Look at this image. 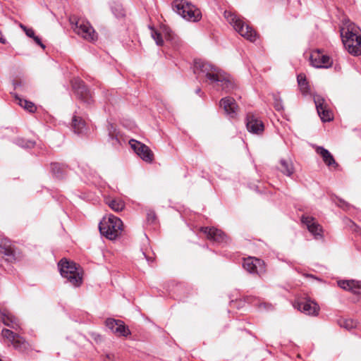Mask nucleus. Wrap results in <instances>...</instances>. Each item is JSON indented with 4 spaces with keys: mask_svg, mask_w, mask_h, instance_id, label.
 <instances>
[{
    "mask_svg": "<svg viewBox=\"0 0 361 361\" xmlns=\"http://www.w3.org/2000/svg\"><path fill=\"white\" fill-rule=\"evenodd\" d=\"M193 72L197 78H205L206 82L218 90L228 92L234 89L235 84L230 75L201 59L195 60Z\"/></svg>",
    "mask_w": 361,
    "mask_h": 361,
    "instance_id": "f257e3e1",
    "label": "nucleus"
},
{
    "mask_svg": "<svg viewBox=\"0 0 361 361\" xmlns=\"http://www.w3.org/2000/svg\"><path fill=\"white\" fill-rule=\"evenodd\" d=\"M342 42L346 50L353 56L361 55V30L354 24L341 30Z\"/></svg>",
    "mask_w": 361,
    "mask_h": 361,
    "instance_id": "f03ea898",
    "label": "nucleus"
},
{
    "mask_svg": "<svg viewBox=\"0 0 361 361\" xmlns=\"http://www.w3.org/2000/svg\"><path fill=\"white\" fill-rule=\"evenodd\" d=\"M62 277L67 279L73 286H80L82 283V276L80 266L66 259H62L58 264Z\"/></svg>",
    "mask_w": 361,
    "mask_h": 361,
    "instance_id": "7ed1b4c3",
    "label": "nucleus"
},
{
    "mask_svg": "<svg viewBox=\"0 0 361 361\" xmlns=\"http://www.w3.org/2000/svg\"><path fill=\"white\" fill-rule=\"evenodd\" d=\"M122 221L114 216L104 217L99 224L100 233L109 240H115L121 235L123 231Z\"/></svg>",
    "mask_w": 361,
    "mask_h": 361,
    "instance_id": "20e7f679",
    "label": "nucleus"
},
{
    "mask_svg": "<svg viewBox=\"0 0 361 361\" xmlns=\"http://www.w3.org/2000/svg\"><path fill=\"white\" fill-rule=\"evenodd\" d=\"M224 17L235 30L243 37L250 42H255L257 39L255 31L239 16L230 11H224Z\"/></svg>",
    "mask_w": 361,
    "mask_h": 361,
    "instance_id": "39448f33",
    "label": "nucleus"
},
{
    "mask_svg": "<svg viewBox=\"0 0 361 361\" xmlns=\"http://www.w3.org/2000/svg\"><path fill=\"white\" fill-rule=\"evenodd\" d=\"M172 6L173 11L187 20L197 22L201 19L200 11L190 3L183 0H174Z\"/></svg>",
    "mask_w": 361,
    "mask_h": 361,
    "instance_id": "423d86ee",
    "label": "nucleus"
},
{
    "mask_svg": "<svg viewBox=\"0 0 361 361\" xmlns=\"http://www.w3.org/2000/svg\"><path fill=\"white\" fill-rule=\"evenodd\" d=\"M172 6L173 11L187 20L197 22L201 19L200 11L190 3L183 0H174Z\"/></svg>",
    "mask_w": 361,
    "mask_h": 361,
    "instance_id": "0eeeda50",
    "label": "nucleus"
},
{
    "mask_svg": "<svg viewBox=\"0 0 361 361\" xmlns=\"http://www.w3.org/2000/svg\"><path fill=\"white\" fill-rule=\"evenodd\" d=\"M70 23L73 31L84 39L89 42L97 40V33L87 20L82 18L77 19L76 17H71L70 18Z\"/></svg>",
    "mask_w": 361,
    "mask_h": 361,
    "instance_id": "6e6552de",
    "label": "nucleus"
},
{
    "mask_svg": "<svg viewBox=\"0 0 361 361\" xmlns=\"http://www.w3.org/2000/svg\"><path fill=\"white\" fill-rule=\"evenodd\" d=\"M1 336L18 351L25 352L28 349L29 345L24 338L18 334H15L12 331L4 329L1 331Z\"/></svg>",
    "mask_w": 361,
    "mask_h": 361,
    "instance_id": "1a4fd4ad",
    "label": "nucleus"
},
{
    "mask_svg": "<svg viewBox=\"0 0 361 361\" xmlns=\"http://www.w3.org/2000/svg\"><path fill=\"white\" fill-rule=\"evenodd\" d=\"M243 267L250 274H257L259 276L266 272L264 262L256 257H249L244 259Z\"/></svg>",
    "mask_w": 361,
    "mask_h": 361,
    "instance_id": "9d476101",
    "label": "nucleus"
},
{
    "mask_svg": "<svg viewBox=\"0 0 361 361\" xmlns=\"http://www.w3.org/2000/svg\"><path fill=\"white\" fill-rule=\"evenodd\" d=\"M314 102L321 120L323 122H328L333 119V114L329 110L325 99L319 94H314Z\"/></svg>",
    "mask_w": 361,
    "mask_h": 361,
    "instance_id": "9b49d317",
    "label": "nucleus"
},
{
    "mask_svg": "<svg viewBox=\"0 0 361 361\" xmlns=\"http://www.w3.org/2000/svg\"><path fill=\"white\" fill-rule=\"evenodd\" d=\"M129 144L134 152L145 162L150 163L154 159V154L152 150L145 144L131 139Z\"/></svg>",
    "mask_w": 361,
    "mask_h": 361,
    "instance_id": "f8f14e48",
    "label": "nucleus"
},
{
    "mask_svg": "<svg viewBox=\"0 0 361 361\" xmlns=\"http://www.w3.org/2000/svg\"><path fill=\"white\" fill-rule=\"evenodd\" d=\"M310 63L312 66L317 68H328L332 65L331 58L324 54L320 50H314L310 54Z\"/></svg>",
    "mask_w": 361,
    "mask_h": 361,
    "instance_id": "ddd939ff",
    "label": "nucleus"
},
{
    "mask_svg": "<svg viewBox=\"0 0 361 361\" xmlns=\"http://www.w3.org/2000/svg\"><path fill=\"white\" fill-rule=\"evenodd\" d=\"M72 87L76 95L85 103L90 104L92 102V97L89 90L86 87L82 80L75 78L72 81Z\"/></svg>",
    "mask_w": 361,
    "mask_h": 361,
    "instance_id": "4468645a",
    "label": "nucleus"
},
{
    "mask_svg": "<svg viewBox=\"0 0 361 361\" xmlns=\"http://www.w3.org/2000/svg\"><path fill=\"white\" fill-rule=\"evenodd\" d=\"M301 221L306 226L309 232L312 233L315 239L322 238V228L313 217L303 215L301 217Z\"/></svg>",
    "mask_w": 361,
    "mask_h": 361,
    "instance_id": "2eb2a0df",
    "label": "nucleus"
},
{
    "mask_svg": "<svg viewBox=\"0 0 361 361\" xmlns=\"http://www.w3.org/2000/svg\"><path fill=\"white\" fill-rule=\"evenodd\" d=\"M293 306L300 312L308 315H317L319 310L317 304L310 300L296 301L294 302Z\"/></svg>",
    "mask_w": 361,
    "mask_h": 361,
    "instance_id": "dca6fc26",
    "label": "nucleus"
},
{
    "mask_svg": "<svg viewBox=\"0 0 361 361\" xmlns=\"http://www.w3.org/2000/svg\"><path fill=\"white\" fill-rule=\"evenodd\" d=\"M220 106L229 118H235L237 116L238 106L233 98L226 97L221 99Z\"/></svg>",
    "mask_w": 361,
    "mask_h": 361,
    "instance_id": "f3484780",
    "label": "nucleus"
},
{
    "mask_svg": "<svg viewBox=\"0 0 361 361\" xmlns=\"http://www.w3.org/2000/svg\"><path fill=\"white\" fill-rule=\"evenodd\" d=\"M201 231L207 235V238L210 240L217 243H227L228 238L221 230L214 227H202Z\"/></svg>",
    "mask_w": 361,
    "mask_h": 361,
    "instance_id": "a211bd4d",
    "label": "nucleus"
},
{
    "mask_svg": "<svg viewBox=\"0 0 361 361\" xmlns=\"http://www.w3.org/2000/svg\"><path fill=\"white\" fill-rule=\"evenodd\" d=\"M247 129L250 133L261 134L264 129L263 122L253 114H247L246 121Z\"/></svg>",
    "mask_w": 361,
    "mask_h": 361,
    "instance_id": "6ab92c4d",
    "label": "nucleus"
},
{
    "mask_svg": "<svg viewBox=\"0 0 361 361\" xmlns=\"http://www.w3.org/2000/svg\"><path fill=\"white\" fill-rule=\"evenodd\" d=\"M0 321H1L4 325L16 330L20 328L19 320L6 310H1L0 309Z\"/></svg>",
    "mask_w": 361,
    "mask_h": 361,
    "instance_id": "aec40b11",
    "label": "nucleus"
},
{
    "mask_svg": "<svg viewBox=\"0 0 361 361\" xmlns=\"http://www.w3.org/2000/svg\"><path fill=\"white\" fill-rule=\"evenodd\" d=\"M339 287L341 288L350 290L354 293H357L361 288V283L360 281L355 280H343L338 281Z\"/></svg>",
    "mask_w": 361,
    "mask_h": 361,
    "instance_id": "412c9836",
    "label": "nucleus"
},
{
    "mask_svg": "<svg viewBox=\"0 0 361 361\" xmlns=\"http://www.w3.org/2000/svg\"><path fill=\"white\" fill-rule=\"evenodd\" d=\"M0 258H2L8 262H12L15 260V252L13 247L11 245H1Z\"/></svg>",
    "mask_w": 361,
    "mask_h": 361,
    "instance_id": "4be33fe9",
    "label": "nucleus"
},
{
    "mask_svg": "<svg viewBox=\"0 0 361 361\" xmlns=\"http://www.w3.org/2000/svg\"><path fill=\"white\" fill-rule=\"evenodd\" d=\"M316 152L321 155L324 162L329 166H337V164L331 154L322 147H317Z\"/></svg>",
    "mask_w": 361,
    "mask_h": 361,
    "instance_id": "5701e85b",
    "label": "nucleus"
},
{
    "mask_svg": "<svg viewBox=\"0 0 361 361\" xmlns=\"http://www.w3.org/2000/svg\"><path fill=\"white\" fill-rule=\"evenodd\" d=\"M72 128L75 133L83 134L86 132V124L85 121L77 116L72 118Z\"/></svg>",
    "mask_w": 361,
    "mask_h": 361,
    "instance_id": "b1692460",
    "label": "nucleus"
},
{
    "mask_svg": "<svg viewBox=\"0 0 361 361\" xmlns=\"http://www.w3.org/2000/svg\"><path fill=\"white\" fill-rule=\"evenodd\" d=\"M14 97L16 102L29 112H35L36 110V106L32 102L20 98L18 94H15Z\"/></svg>",
    "mask_w": 361,
    "mask_h": 361,
    "instance_id": "393cba45",
    "label": "nucleus"
},
{
    "mask_svg": "<svg viewBox=\"0 0 361 361\" xmlns=\"http://www.w3.org/2000/svg\"><path fill=\"white\" fill-rule=\"evenodd\" d=\"M281 171L287 176H290L294 173V167L291 161L281 159Z\"/></svg>",
    "mask_w": 361,
    "mask_h": 361,
    "instance_id": "a878e982",
    "label": "nucleus"
},
{
    "mask_svg": "<svg viewBox=\"0 0 361 361\" xmlns=\"http://www.w3.org/2000/svg\"><path fill=\"white\" fill-rule=\"evenodd\" d=\"M106 204L114 211L119 212L125 207V203L119 199H108L106 200Z\"/></svg>",
    "mask_w": 361,
    "mask_h": 361,
    "instance_id": "bb28decb",
    "label": "nucleus"
},
{
    "mask_svg": "<svg viewBox=\"0 0 361 361\" xmlns=\"http://www.w3.org/2000/svg\"><path fill=\"white\" fill-rule=\"evenodd\" d=\"M297 79L302 94L303 95H307L310 93V87L308 85L305 76L302 74H300L298 75Z\"/></svg>",
    "mask_w": 361,
    "mask_h": 361,
    "instance_id": "cd10ccee",
    "label": "nucleus"
},
{
    "mask_svg": "<svg viewBox=\"0 0 361 361\" xmlns=\"http://www.w3.org/2000/svg\"><path fill=\"white\" fill-rule=\"evenodd\" d=\"M357 322L351 319L341 318L338 320V324L348 330L352 329L357 326Z\"/></svg>",
    "mask_w": 361,
    "mask_h": 361,
    "instance_id": "c85d7f7f",
    "label": "nucleus"
},
{
    "mask_svg": "<svg viewBox=\"0 0 361 361\" xmlns=\"http://www.w3.org/2000/svg\"><path fill=\"white\" fill-rule=\"evenodd\" d=\"M63 168L60 164L52 163L51 164V171L53 176H55L56 178H63Z\"/></svg>",
    "mask_w": 361,
    "mask_h": 361,
    "instance_id": "c756f323",
    "label": "nucleus"
},
{
    "mask_svg": "<svg viewBox=\"0 0 361 361\" xmlns=\"http://www.w3.org/2000/svg\"><path fill=\"white\" fill-rule=\"evenodd\" d=\"M116 334L118 336H127L130 334L129 329L125 325L124 322L121 320L118 322V326L116 329Z\"/></svg>",
    "mask_w": 361,
    "mask_h": 361,
    "instance_id": "7c9ffc66",
    "label": "nucleus"
},
{
    "mask_svg": "<svg viewBox=\"0 0 361 361\" xmlns=\"http://www.w3.org/2000/svg\"><path fill=\"white\" fill-rule=\"evenodd\" d=\"M109 135L111 138L112 140H115V142L120 143L121 138L119 137L118 133L116 132V129H114L112 125H110V128H109Z\"/></svg>",
    "mask_w": 361,
    "mask_h": 361,
    "instance_id": "2f4dec72",
    "label": "nucleus"
},
{
    "mask_svg": "<svg viewBox=\"0 0 361 361\" xmlns=\"http://www.w3.org/2000/svg\"><path fill=\"white\" fill-rule=\"evenodd\" d=\"M119 321L120 320L118 319H114L111 318L107 319L106 320V325L109 329L111 330L113 333L116 334V329Z\"/></svg>",
    "mask_w": 361,
    "mask_h": 361,
    "instance_id": "473e14b6",
    "label": "nucleus"
},
{
    "mask_svg": "<svg viewBox=\"0 0 361 361\" xmlns=\"http://www.w3.org/2000/svg\"><path fill=\"white\" fill-rule=\"evenodd\" d=\"M119 321L120 320L118 319H114L111 318L107 319L106 320V325L109 329L111 330L113 333L116 334V329Z\"/></svg>",
    "mask_w": 361,
    "mask_h": 361,
    "instance_id": "72a5a7b5",
    "label": "nucleus"
},
{
    "mask_svg": "<svg viewBox=\"0 0 361 361\" xmlns=\"http://www.w3.org/2000/svg\"><path fill=\"white\" fill-rule=\"evenodd\" d=\"M16 144L22 147L30 148L34 147L35 142L31 140H25L23 138H18L16 140Z\"/></svg>",
    "mask_w": 361,
    "mask_h": 361,
    "instance_id": "f704fd0d",
    "label": "nucleus"
},
{
    "mask_svg": "<svg viewBox=\"0 0 361 361\" xmlns=\"http://www.w3.org/2000/svg\"><path fill=\"white\" fill-rule=\"evenodd\" d=\"M111 11L116 18L124 16V11L121 5L114 4V6H111Z\"/></svg>",
    "mask_w": 361,
    "mask_h": 361,
    "instance_id": "c9c22d12",
    "label": "nucleus"
},
{
    "mask_svg": "<svg viewBox=\"0 0 361 361\" xmlns=\"http://www.w3.org/2000/svg\"><path fill=\"white\" fill-rule=\"evenodd\" d=\"M152 37L156 42V44L159 46H161L164 43L162 34L157 32V30H152Z\"/></svg>",
    "mask_w": 361,
    "mask_h": 361,
    "instance_id": "e433bc0d",
    "label": "nucleus"
},
{
    "mask_svg": "<svg viewBox=\"0 0 361 361\" xmlns=\"http://www.w3.org/2000/svg\"><path fill=\"white\" fill-rule=\"evenodd\" d=\"M162 32L166 38V39L167 40H171L173 39V33H172V31L170 28L169 27H164L162 28Z\"/></svg>",
    "mask_w": 361,
    "mask_h": 361,
    "instance_id": "4c0bfd02",
    "label": "nucleus"
},
{
    "mask_svg": "<svg viewBox=\"0 0 361 361\" xmlns=\"http://www.w3.org/2000/svg\"><path fill=\"white\" fill-rule=\"evenodd\" d=\"M274 106L275 109L278 111H280L283 109L282 101L280 98H278V97L274 98Z\"/></svg>",
    "mask_w": 361,
    "mask_h": 361,
    "instance_id": "58836bf2",
    "label": "nucleus"
},
{
    "mask_svg": "<svg viewBox=\"0 0 361 361\" xmlns=\"http://www.w3.org/2000/svg\"><path fill=\"white\" fill-rule=\"evenodd\" d=\"M147 219L149 222L153 223L156 219V215L155 213L152 211H149L147 213Z\"/></svg>",
    "mask_w": 361,
    "mask_h": 361,
    "instance_id": "ea45409f",
    "label": "nucleus"
},
{
    "mask_svg": "<svg viewBox=\"0 0 361 361\" xmlns=\"http://www.w3.org/2000/svg\"><path fill=\"white\" fill-rule=\"evenodd\" d=\"M34 41L39 45L42 49H45V45L42 42L41 39L38 36H35L33 38Z\"/></svg>",
    "mask_w": 361,
    "mask_h": 361,
    "instance_id": "a19ab883",
    "label": "nucleus"
},
{
    "mask_svg": "<svg viewBox=\"0 0 361 361\" xmlns=\"http://www.w3.org/2000/svg\"><path fill=\"white\" fill-rule=\"evenodd\" d=\"M25 32L29 37L33 38L35 36V32L32 28H28Z\"/></svg>",
    "mask_w": 361,
    "mask_h": 361,
    "instance_id": "79ce46f5",
    "label": "nucleus"
},
{
    "mask_svg": "<svg viewBox=\"0 0 361 361\" xmlns=\"http://www.w3.org/2000/svg\"><path fill=\"white\" fill-rule=\"evenodd\" d=\"M6 42V40L2 37L1 32H0V42H1L2 44H5Z\"/></svg>",
    "mask_w": 361,
    "mask_h": 361,
    "instance_id": "37998d69",
    "label": "nucleus"
},
{
    "mask_svg": "<svg viewBox=\"0 0 361 361\" xmlns=\"http://www.w3.org/2000/svg\"><path fill=\"white\" fill-rule=\"evenodd\" d=\"M20 27L25 32L26 30H27L28 28H27L25 25L20 24Z\"/></svg>",
    "mask_w": 361,
    "mask_h": 361,
    "instance_id": "c03bdc74",
    "label": "nucleus"
},
{
    "mask_svg": "<svg viewBox=\"0 0 361 361\" xmlns=\"http://www.w3.org/2000/svg\"><path fill=\"white\" fill-rule=\"evenodd\" d=\"M200 92H201V90L200 88L196 90V93L197 94H200Z\"/></svg>",
    "mask_w": 361,
    "mask_h": 361,
    "instance_id": "a18cd8bd",
    "label": "nucleus"
}]
</instances>
